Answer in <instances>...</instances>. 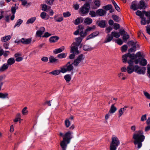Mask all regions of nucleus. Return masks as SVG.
<instances>
[{
	"mask_svg": "<svg viewBox=\"0 0 150 150\" xmlns=\"http://www.w3.org/2000/svg\"><path fill=\"white\" fill-rule=\"evenodd\" d=\"M72 132L68 131L64 134L62 132H59V135L63 138V140L61 141L60 145L62 150H66L67 144L69 143L72 138Z\"/></svg>",
	"mask_w": 150,
	"mask_h": 150,
	"instance_id": "nucleus-1",
	"label": "nucleus"
},
{
	"mask_svg": "<svg viewBox=\"0 0 150 150\" xmlns=\"http://www.w3.org/2000/svg\"><path fill=\"white\" fill-rule=\"evenodd\" d=\"M129 65L127 67V72L131 74L134 71L139 74H144L146 70L145 67H140L137 65H133V62L132 60L128 61Z\"/></svg>",
	"mask_w": 150,
	"mask_h": 150,
	"instance_id": "nucleus-2",
	"label": "nucleus"
},
{
	"mask_svg": "<svg viewBox=\"0 0 150 150\" xmlns=\"http://www.w3.org/2000/svg\"><path fill=\"white\" fill-rule=\"evenodd\" d=\"M144 132L142 130H139L136 132L133 135V139L134 140V144L137 145L138 149L140 148L142 146V142L144 141L145 139V136L143 135Z\"/></svg>",
	"mask_w": 150,
	"mask_h": 150,
	"instance_id": "nucleus-3",
	"label": "nucleus"
},
{
	"mask_svg": "<svg viewBox=\"0 0 150 150\" xmlns=\"http://www.w3.org/2000/svg\"><path fill=\"white\" fill-rule=\"evenodd\" d=\"M120 144V142L116 136H112V141L110 144V150H116Z\"/></svg>",
	"mask_w": 150,
	"mask_h": 150,
	"instance_id": "nucleus-4",
	"label": "nucleus"
},
{
	"mask_svg": "<svg viewBox=\"0 0 150 150\" xmlns=\"http://www.w3.org/2000/svg\"><path fill=\"white\" fill-rule=\"evenodd\" d=\"M74 67L70 62H68L66 64L61 67L62 73H64L67 71H71L73 70Z\"/></svg>",
	"mask_w": 150,
	"mask_h": 150,
	"instance_id": "nucleus-5",
	"label": "nucleus"
},
{
	"mask_svg": "<svg viewBox=\"0 0 150 150\" xmlns=\"http://www.w3.org/2000/svg\"><path fill=\"white\" fill-rule=\"evenodd\" d=\"M90 8V6L89 4L86 3L80 8L79 10L82 14L86 15L88 13Z\"/></svg>",
	"mask_w": 150,
	"mask_h": 150,
	"instance_id": "nucleus-6",
	"label": "nucleus"
},
{
	"mask_svg": "<svg viewBox=\"0 0 150 150\" xmlns=\"http://www.w3.org/2000/svg\"><path fill=\"white\" fill-rule=\"evenodd\" d=\"M84 57L83 54H80L74 60L73 64L75 66H77L80 62L84 60Z\"/></svg>",
	"mask_w": 150,
	"mask_h": 150,
	"instance_id": "nucleus-7",
	"label": "nucleus"
},
{
	"mask_svg": "<svg viewBox=\"0 0 150 150\" xmlns=\"http://www.w3.org/2000/svg\"><path fill=\"white\" fill-rule=\"evenodd\" d=\"M71 46L70 50L71 52L75 54L76 55L79 53V51L78 50V46L75 45L74 43H72Z\"/></svg>",
	"mask_w": 150,
	"mask_h": 150,
	"instance_id": "nucleus-8",
	"label": "nucleus"
},
{
	"mask_svg": "<svg viewBox=\"0 0 150 150\" xmlns=\"http://www.w3.org/2000/svg\"><path fill=\"white\" fill-rule=\"evenodd\" d=\"M106 11L103 9H99L96 11L97 16H105L106 13Z\"/></svg>",
	"mask_w": 150,
	"mask_h": 150,
	"instance_id": "nucleus-9",
	"label": "nucleus"
},
{
	"mask_svg": "<svg viewBox=\"0 0 150 150\" xmlns=\"http://www.w3.org/2000/svg\"><path fill=\"white\" fill-rule=\"evenodd\" d=\"M54 21L57 22H61L63 20V18L61 14L55 15L54 17Z\"/></svg>",
	"mask_w": 150,
	"mask_h": 150,
	"instance_id": "nucleus-10",
	"label": "nucleus"
},
{
	"mask_svg": "<svg viewBox=\"0 0 150 150\" xmlns=\"http://www.w3.org/2000/svg\"><path fill=\"white\" fill-rule=\"evenodd\" d=\"M32 41V39L30 38L26 39L25 38H22L19 42L24 44H28L31 43Z\"/></svg>",
	"mask_w": 150,
	"mask_h": 150,
	"instance_id": "nucleus-11",
	"label": "nucleus"
},
{
	"mask_svg": "<svg viewBox=\"0 0 150 150\" xmlns=\"http://www.w3.org/2000/svg\"><path fill=\"white\" fill-rule=\"evenodd\" d=\"M45 28L44 27H41L40 28V30H38L36 33V36L40 37L42 35L43 33L45 32Z\"/></svg>",
	"mask_w": 150,
	"mask_h": 150,
	"instance_id": "nucleus-12",
	"label": "nucleus"
},
{
	"mask_svg": "<svg viewBox=\"0 0 150 150\" xmlns=\"http://www.w3.org/2000/svg\"><path fill=\"white\" fill-rule=\"evenodd\" d=\"M14 57L16 58L15 61L17 62L21 61L23 59V58L21 57V54L19 53H17L14 54Z\"/></svg>",
	"mask_w": 150,
	"mask_h": 150,
	"instance_id": "nucleus-13",
	"label": "nucleus"
},
{
	"mask_svg": "<svg viewBox=\"0 0 150 150\" xmlns=\"http://www.w3.org/2000/svg\"><path fill=\"white\" fill-rule=\"evenodd\" d=\"M40 16L42 19L45 20L48 19L50 18L48 15L46 13L43 12L41 13Z\"/></svg>",
	"mask_w": 150,
	"mask_h": 150,
	"instance_id": "nucleus-14",
	"label": "nucleus"
},
{
	"mask_svg": "<svg viewBox=\"0 0 150 150\" xmlns=\"http://www.w3.org/2000/svg\"><path fill=\"white\" fill-rule=\"evenodd\" d=\"M139 9H144L146 7L145 3L143 1H140L137 4Z\"/></svg>",
	"mask_w": 150,
	"mask_h": 150,
	"instance_id": "nucleus-15",
	"label": "nucleus"
},
{
	"mask_svg": "<svg viewBox=\"0 0 150 150\" xmlns=\"http://www.w3.org/2000/svg\"><path fill=\"white\" fill-rule=\"evenodd\" d=\"M15 62L14 59L13 57H11L8 59L7 63L8 66H11Z\"/></svg>",
	"mask_w": 150,
	"mask_h": 150,
	"instance_id": "nucleus-16",
	"label": "nucleus"
},
{
	"mask_svg": "<svg viewBox=\"0 0 150 150\" xmlns=\"http://www.w3.org/2000/svg\"><path fill=\"white\" fill-rule=\"evenodd\" d=\"M93 22L92 19L88 17L86 18L84 21V23L86 25H89Z\"/></svg>",
	"mask_w": 150,
	"mask_h": 150,
	"instance_id": "nucleus-17",
	"label": "nucleus"
},
{
	"mask_svg": "<svg viewBox=\"0 0 150 150\" xmlns=\"http://www.w3.org/2000/svg\"><path fill=\"white\" fill-rule=\"evenodd\" d=\"M64 50V47L62 46L60 48L58 49H56L53 51V52L55 54L61 52Z\"/></svg>",
	"mask_w": 150,
	"mask_h": 150,
	"instance_id": "nucleus-18",
	"label": "nucleus"
},
{
	"mask_svg": "<svg viewBox=\"0 0 150 150\" xmlns=\"http://www.w3.org/2000/svg\"><path fill=\"white\" fill-rule=\"evenodd\" d=\"M98 26L101 28H104L105 26V22L104 20L98 21L97 22Z\"/></svg>",
	"mask_w": 150,
	"mask_h": 150,
	"instance_id": "nucleus-19",
	"label": "nucleus"
},
{
	"mask_svg": "<svg viewBox=\"0 0 150 150\" xmlns=\"http://www.w3.org/2000/svg\"><path fill=\"white\" fill-rule=\"evenodd\" d=\"M94 3L95 4V6L93 7V8L94 9L97 8L99 7L100 5V1L98 0L95 1L94 2Z\"/></svg>",
	"mask_w": 150,
	"mask_h": 150,
	"instance_id": "nucleus-20",
	"label": "nucleus"
},
{
	"mask_svg": "<svg viewBox=\"0 0 150 150\" xmlns=\"http://www.w3.org/2000/svg\"><path fill=\"white\" fill-rule=\"evenodd\" d=\"M82 39L80 37L76 38L75 39V42H74L73 43H74L75 45L79 46L82 41Z\"/></svg>",
	"mask_w": 150,
	"mask_h": 150,
	"instance_id": "nucleus-21",
	"label": "nucleus"
},
{
	"mask_svg": "<svg viewBox=\"0 0 150 150\" xmlns=\"http://www.w3.org/2000/svg\"><path fill=\"white\" fill-rule=\"evenodd\" d=\"M60 69L61 70H59L58 69L54 70L51 72H50L49 74H52L55 76L58 75L61 72L62 73V71H61V67L60 68Z\"/></svg>",
	"mask_w": 150,
	"mask_h": 150,
	"instance_id": "nucleus-22",
	"label": "nucleus"
},
{
	"mask_svg": "<svg viewBox=\"0 0 150 150\" xmlns=\"http://www.w3.org/2000/svg\"><path fill=\"white\" fill-rule=\"evenodd\" d=\"M49 61L50 63H59L58 60L52 56H51L49 58Z\"/></svg>",
	"mask_w": 150,
	"mask_h": 150,
	"instance_id": "nucleus-23",
	"label": "nucleus"
},
{
	"mask_svg": "<svg viewBox=\"0 0 150 150\" xmlns=\"http://www.w3.org/2000/svg\"><path fill=\"white\" fill-rule=\"evenodd\" d=\"M99 33L97 31L91 34L88 36L86 38V40H88L96 36Z\"/></svg>",
	"mask_w": 150,
	"mask_h": 150,
	"instance_id": "nucleus-24",
	"label": "nucleus"
},
{
	"mask_svg": "<svg viewBox=\"0 0 150 150\" xmlns=\"http://www.w3.org/2000/svg\"><path fill=\"white\" fill-rule=\"evenodd\" d=\"M59 38L57 36H53L51 37L50 38V41L51 42L54 43L57 41Z\"/></svg>",
	"mask_w": 150,
	"mask_h": 150,
	"instance_id": "nucleus-25",
	"label": "nucleus"
},
{
	"mask_svg": "<svg viewBox=\"0 0 150 150\" xmlns=\"http://www.w3.org/2000/svg\"><path fill=\"white\" fill-rule=\"evenodd\" d=\"M3 83H2L1 85H0V91L1 89V86L2 85ZM8 94L7 93H0V98L4 99L6 98H8Z\"/></svg>",
	"mask_w": 150,
	"mask_h": 150,
	"instance_id": "nucleus-26",
	"label": "nucleus"
},
{
	"mask_svg": "<svg viewBox=\"0 0 150 150\" xmlns=\"http://www.w3.org/2000/svg\"><path fill=\"white\" fill-rule=\"evenodd\" d=\"M11 38L10 35H7L1 38V40L2 42H5L10 40Z\"/></svg>",
	"mask_w": 150,
	"mask_h": 150,
	"instance_id": "nucleus-27",
	"label": "nucleus"
},
{
	"mask_svg": "<svg viewBox=\"0 0 150 150\" xmlns=\"http://www.w3.org/2000/svg\"><path fill=\"white\" fill-rule=\"evenodd\" d=\"M9 66L7 64H3L1 67H0V72L4 71L7 70L8 67Z\"/></svg>",
	"mask_w": 150,
	"mask_h": 150,
	"instance_id": "nucleus-28",
	"label": "nucleus"
},
{
	"mask_svg": "<svg viewBox=\"0 0 150 150\" xmlns=\"http://www.w3.org/2000/svg\"><path fill=\"white\" fill-rule=\"evenodd\" d=\"M117 110V108L115 106L114 104H112L111 106L109 112L111 114H113L115 113Z\"/></svg>",
	"mask_w": 150,
	"mask_h": 150,
	"instance_id": "nucleus-29",
	"label": "nucleus"
},
{
	"mask_svg": "<svg viewBox=\"0 0 150 150\" xmlns=\"http://www.w3.org/2000/svg\"><path fill=\"white\" fill-rule=\"evenodd\" d=\"M112 39L113 37L111 35L108 34L106 36V38L104 41V43H106L110 42Z\"/></svg>",
	"mask_w": 150,
	"mask_h": 150,
	"instance_id": "nucleus-30",
	"label": "nucleus"
},
{
	"mask_svg": "<svg viewBox=\"0 0 150 150\" xmlns=\"http://www.w3.org/2000/svg\"><path fill=\"white\" fill-rule=\"evenodd\" d=\"M83 21V20L82 18L80 17L77 18L73 23L75 25H77L81 23H82Z\"/></svg>",
	"mask_w": 150,
	"mask_h": 150,
	"instance_id": "nucleus-31",
	"label": "nucleus"
},
{
	"mask_svg": "<svg viewBox=\"0 0 150 150\" xmlns=\"http://www.w3.org/2000/svg\"><path fill=\"white\" fill-rule=\"evenodd\" d=\"M129 58V57L128 55V53L127 54L124 55L122 56V60L123 62L126 63L127 62V61H128L129 60V59L128 58Z\"/></svg>",
	"mask_w": 150,
	"mask_h": 150,
	"instance_id": "nucleus-32",
	"label": "nucleus"
},
{
	"mask_svg": "<svg viewBox=\"0 0 150 150\" xmlns=\"http://www.w3.org/2000/svg\"><path fill=\"white\" fill-rule=\"evenodd\" d=\"M36 18L35 17H33L29 19L26 22L27 24L33 23L36 20Z\"/></svg>",
	"mask_w": 150,
	"mask_h": 150,
	"instance_id": "nucleus-33",
	"label": "nucleus"
},
{
	"mask_svg": "<svg viewBox=\"0 0 150 150\" xmlns=\"http://www.w3.org/2000/svg\"><path fill=\"white\" fill-rule=\"evenodd\" d=\"M128 55L129 57V58L130 59V60H129L128 61L132 60V61H133V60L136 59V55L134 54H130L129 53H128Z\"/></svg>",
	"mask_w": 150,
	"mask_h": 150,
	"instance_id": "nucleus-34",
	"label": "nucleus"
},
{
	"mask_svg": "<svg viewBox=\"0 0 150 150\" xmlns=\"http://www.w3.org/2000/svg\"><path fill=\"white\" fill-rule=\"evenodd\" d=\"M135 2H133L130 6L131 8L134 11L139 9L138 8V5L136 4Z\"/></svg>",
	"mask_w": 150,
	"mask_h": 150,
	"instance_id": "nucleus-35",
	"label": "nucleus"
},
{
	"mask_svg": "<svg viewBox=\"0 0 150 150\" xmlns=\"http://www.w3.org/2000/svg\"><path fill=\"white\" fill-rule=\"evenodd\" d=\"M147 63V61L145 59H142L140 61V64L141 65L145 66L146 65Z\"/></svg>",
	"mask_w": 150,
	"mask_h": 150,
	"instance_id": "nucleus-36",
	"label": "nucleus"
},
{
	"mask_svg": "<svg viewBox=\"0 0 150 150\" xmlns=\"http://www.w3.org/2000/svg\"><path fill=\"white\" fill-rule=\"evenodd\" d=\"M64 78L66 82H69L71 79V75L70 74L66 75L64 76Z\"/></svg>",
	"mask_w": 150,
	"mask_h": 150,
	"instance_id": "nucleus-37",
	"label": "nucleus"
},
{
	"mask_svg": "<svg viewBox=\"0 0 150 150\" xmlns=\"http://www.w3.org/2000/svg\"><path fill=\"white\" fill-rule=\"evenodd\" d=\"M111 35L112 37H114L118 38L120 37V35L119 33L116 32L115 31L112 32L111 33Z\"/></svg>",
	"mask_w": 150,
	"mask_h": 150,
	"instance_id": "nucleus-38",
	"label": "nucleus"
},
{
	"mask_svg": "<svg viewBox=\"0 0 150 150\" xmlns=\"http://www.w3.org/2000/svg\"><path fill=\"white\" fill-rule=\"evenodd\" d=\"M112 8V6L111 4H108L105 6H103V8L104 9L105 11H108Z\"/></svg>",
	"mask_w": 150,
	"mask_h": 150,
	"instance_id": "nucleus-39",
	"label": "nucleus"
},
{
	"mask_svg": "<svg viewBox=\"0 0 150 150\" xmlns=\"http://www.w3.org/2000/svg\"><path fill=\"white\" fill-rule=\"evenodd\" d=\"M67 53H62L58 54L57 55V57L59 58L62 59L66 57L67 56Z\"/></svg>",
	"mask_w": 150,
	"mask_h": 150,
	"instance_id": "nucleus-40",
	"label": "nucleus"
},
{
	"mask_svg": "<svg viewBox=\"0 0 150 150\" xmlns=\"http://www.w3.org/2000/svg\"><path fill=\"white\" fill-rule=\"evenodd\" d=\"M23 22V21L21 19H19L17 21L16 23L14 25V28L16 27V26L19 27L21 24V23Z\"/></svg>",
	"mask_w": 150,
	"mask_h": 150,
	"instance_id": "nucleus-41",
	"label": "nucleus"
},
{
	"mask_svg": "<svg viewBox=\"0 0 150 150\" xmlns=\"http://www.w3.org/2000/svg\"><path fill=\"white\" fill-rule=\"evenodd\" d=\"M112 18L113 20L117 22H118L120 20L119 17L115 15H113L112 16Z\"/></svg>",
	"mask_w": 150,
	"mask_h": 150,
	"instance_id": "nucleus-42",
	"label": "nucleus"
},
{
	"mask_svg": "<svg viewBox=\"0 0 150 150\" xmlns=\"http://www.w3.org/2000/svg\"><path fill=\"white\" fill-rule=\"evenodd\" d=\"M65 125L66 127L68 128L70 126L71 123L68 119H66L64 121Z\"/></svg>",
	"mask_w": 150,
	"mask_h": 150,
	"instance_id": "nucleus-43",
	"label": "nucleus"
},
{
	"mask_svg": "<svg viewBox=\"0 0 150 150\" xmlns=\"http://www.w3.org/2000/svg\"><path fill=\"white\" fill-rule=\"evenodd\" d=\"M96 26L95 25H93L92 27H88L86 30V32H87L89 31L93 30L96 28Z\"/></svg>",
	"mask_w": 150,
	"mask_h": 150,
	"instance_id": "nucleus-44",
	"label": "nucleus"
},
{
	"mask_svg": "<svg viewBox=\"0 0 150 150\" xmlns=\"http://www.w3.org/2000/svg\"><path fill=\"white\" fill-rule=\"evenodd\" d=\"M129 35H128L127 33H126L124 35H123V40L125 41H126L129 38Z\"/></svg>",
	"mask_w": 150,
	"mask_h": 150,
	"instance_id": "nucleus-45",
	"label": "nucleus"
},
{
	"mask_svg": "<svg viewBox=\"0 0 150 150\" xmlns=\"http://www.w3.org/2000/svg\"><path fill=\"white\" fill-rule=\"evenodd\" d=\"M18 6L17 7L12 6L11 8V11L13 14H15L16 12V10L18 8Z\"/></svg>",
	"mask_w": 150,
	"mask_h": 150,
	"instance_id": "nucleus-46",
	"label": "nucleus"
},
{
	"mask_svg": "<svg viewBox=\"0 0 150 150\" xmlns=\"http://www.w3.org/2000/svg\"><path fill=\"white\" fill-rule=\"evenodd\" d=\"M83 49L85 51H89L91 50V47L86 45H85L83 46Z\"/></svg>",
	"mask_w": 150,
	"mask_h": 150,
	"instance_id": "nucleus-47",
	"label": "nucleus"
},
{
	"mask_svg": "<svg viewBox=\"0 0 150 150\" xmlns=\"http://www.w3.org/2000/svg\"><path fill=\"white\" fill-rule=\"evenodd\" d=\"M54 0H46L45 2L46 3L49 5H52L53 4Z\"/></svg>",
	"mask_w": 150,
	"mask_h": 150,
	"instance_id": "nucleus-48",
	"label": "nucleus"
},
{
	"mask_svg": "<svg viewBox=\"0 0 150 150\" xmlns=\"http://www.w3.org/2000/svg\"><path fill=\"white\" fill-rule=\"evenodd\" d=\"M89 15L92 17H95L96 15V12L94 11H91L89 12Z\"/></svg>",
	"mask_w": 150,
	"mask_h": 150,
	"instance_id": "nucleus-49",
	"label": "nucleus"
},
{
	"mask_svg": "<svg viewBox=\"0 0 150 150\" xmlns=\"http://www.w3.org/2000/svg\"><path fill=\"white\" fill-rule=\"evenodd\" d=\"M136 14L139 16L141 18L143 16V15L142 13V12L138 10L136 13Z\"/></svg>",
	"mask_w": 150,
	"mask_h": 150,
	"instance_id": "nucleus-50",
	"label": "nucleus"
},
{
	"mask_svg": "<svg viewBox=\"0 0 150 150\" xmlns=\"http://www.w3.org/2000/svg\"><path fill=\"white\" fill-rule=\"evenodd\" d=\"M63 14L64 17H69L71 16V13L69 11L64 12Z\"/></svg>",
	"mask_w": 150,
	"mask_h": 150,
	"instance_id": "nucleus-51",
	"label": "nucleus"
},
{
	"mask_svg": "<svg viewBox=\"0 0 150 150\" xmlns=\"http://www.w3.org/2000/svg\"><path fill=\"white\" fill-rule=\"evenodd\" d=\"M42 9L43 11H45L47 10L48 6L45 4H42Z\"/></svg>",
	"mask_w": 150,
	"mask_h": 150,
	"instance_id": "nucleus-52",
	"label": "nucleus"
},
{
	"mask_svg": "<svg viewBox=\"0 0 150 150\" xmlns=\"http://www.w3.org/2000/svg\"><path fill=\"white\" fill-rule=\"evenodd\" d=\"M124 110L121 108L119 110V114L118 116L119 117H120L121 116L123 115L124 113Z\"/></svg>",
	"mask_w": 150,
	"mask_h": 150,
	"instance_id": "nucleus-53",
	"label": "nucleus"
},
{
	"mask_svg": "<svg viewBox=\"0 0 150 150\" xmlns=\"http://www.w3.org/2000/svg\"><path fill=\"white\" fill-rule=\"evenodd\" d=\"M144 93L147 98L150 99V94H149V93L145 91H144Z\"/></svg>",
	"mask_w": 150,
	"mask_h": 150,
	"instance_id": "nucleus-54",
	"label": "nucleus"
},
{
	"mask_svg": "<svg viewBox=\"0 0 150 150\" xmlns=\"http://www.w3.org/2000/svg\"><path fill=\"white\" fill-rule=\"evenodd\" d=\"M112 30V28L110 26H109L106 28V32L107 33H108Z\"/></svg>",
	"mask_w": 150,
	"mask_h": 150,
	"instance_id": "nucleus-55",
	"label": "nucleus"
},
{
	"mask_svg": "<svg viewBox=\"0 0 150 150\" xmlns=\"http://www.w3.org/2000/svg\"><path fill=\"white\" fill-rule=\"evenodd\" d=\"M141 18L142 19V20L141 22V24L142 25H145L146 22V19L144 18L143 17Z\"/></svg>",
	"mask_w": 150,
	"mask_h": 150,
	"instance_id": "nucleus-56",
	"label": "nucleus"
},
{
	"mask_svg": "<svg viewBox=\"0 0 150 150\" xmlns=\"http://www.w3.org/2000/svg\"><path fill=\"white\" fill-rule=\"evenodd\" d=\"M114 26V28L115 30H116L118 29L120 27V25L119 24L117 23H115Z\"/></svg>",
	"mask_w": 150,
	"mask_h": 150,
	"instance_id": "nucleus-57",
	"label": "nucleus"
},
{
	"mask_svg": "<svg viewBox=\"0 0 150 150\" xmlns=\"http://www.w3.org/2000/svg\"><path fill=\"white\" fill-rule=\"evenodd\" d=\"M80 34L81 37H84L86 35V32L85 31V33H84L83 30L81 31H80Z\"/></svg>",
	"mask_w": 150,
	"mask_h": 150,
	"instance_id": "nucleus-58",
	"label": "nucleus"
},
{
	"mask_svg": "<svg viewBox=\"0 0 150 150\" xmlns=\"http://www.w3.org/2000/svg\"><path fill=\"white\" fill-rule=\"evenodd\" d=\"M27 107H25L22 110V113L23 115H25L27 112Z\"/></svg>",
	"mask_w": 150,
	"mask_h": 150,
	"instance_id": "nucleus-59",
	"label": "nucleus"
},
{
	"mask_svg": "<svg viewBox=\"0 0 150 150\" xmlns=\"http://www.w3.org/2000/svg\"><path fill=\"white\" fill-rule=\"evenodd\" d=\"M116 42L119 45H121L123 43V42L122 40L120 39H117L116 41Z\"/></svg>",
	"mask_w": 150,
	"mask_h": 150,
	"instance_id": "nucleus-60",
	"label": "nucleus"
},
{
	"mask_svg": "<svg viewBox=\"0 0 150 150\" xmlns=\"http://www.w3.org/2000/svg\"><path fill=\"white\" fill-rule=\"evenodd\" d=\"M127 47L126 45H124L122 47V52H124L127 50Z\"/></svg>",
	"mask_w": 150,
	"mask_h": 150,
	"instance_id": "nucleus-61",
	"label": "nucleus"
},
{
	"mask_svg": "<svg viewBox=\"0 0 150 150\" xmlns=\"http://www.w3.org/2000/svg\"><path fill=\"white\" fill-rule=\"evenodd\" d=\"M51 35L47 32H46L44 35L42 36V37L47 38L50 36Z\"/></svg>",
	"mask_w": 150,
	"mask_h": 150,
	"instance_id": "nucleus-62",
	"label": "nucleus"
},
{
	"mask_svg": "<svg viewBox=\"0 0 150 150\" xmlns=\"http://www.w3.org/2000/svg\"><path fill=\"white\" fill-rule=\"evenodd\" d=\"M146 115L145 114L142 116L141 119V120L142 121H144L146 120Z\"/></svg>",
	"mask_w": 150,
	"mask_h": 150,
	"instance_id": "nucleus-63",
	"label": "nucleus"
},
{
	"mask_svg": "<svg viewBox=\"0 0 150 150\" xmlns=\"http://www.w3.org/2000/svg\"><path fill=\"white\" fill-rule=\"evenodd\" d=\"M149 130H150V125H148L145 127L144 131L145 132H147Z\"/></svg>",
	"mask_w": 150,
	"mask_h": 150,
	"instance_id": "nucleus-64",
	"label": "nucleus"
}]
</instances>
